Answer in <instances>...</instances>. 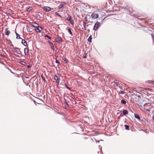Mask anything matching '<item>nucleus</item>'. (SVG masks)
Listing matches in <instances>:
<instances>
[{
  "instance_id": "obj_1",
  "label": "nucleus",
  "mask_w": 154,
  "mask_h": 154,
  "mask_svg": "<svg viewBox=\"0 0 154 154\" xmlns=\"http://www.w3.org/2000/svg\"><path fill=\"white\" fill-rule=\"evenodd\" d=\"M143 108L147 111L153 112L154 110V103H144Z\"/></svg>"
},
{
  "instance_id": "obj_2",
  "label": "nucleus",
  "mask_w": 154,
  "mask_h": 154,
  "mask_svg": "<svg viewBox=\"0 0 154 154\" xmlns=\"http://www.w3.org/2000/svg\"><path fill=\"white\" fill-rule=\"evenodd\" d=\"M14 51H13V52L14 53H15L14 54L15 55L17 54H20L21 53V52L19 48L17 47H15L14 48Z\"/></svg>"
},
{
  "instance_id": "obj_3",
  "label": "nucleus",
  "mask_w": 154,
  "mask_h": 154,
  "mask_svg": "<svg viewBox=\"0 0 154 154\" xmlns=\"http://www.w3.org/2000/svg\"><path fill=\"white\" fill-rule=\"evenodd\" d=\"M67 15L68 17L66 19V20L68 21H69L72 25H73L74 24V21L72 20V17L68 14H67Z\"/></svg>"
},
{
  "instance_id": "obj_4",
  "label": "nucleus",
  "mask_w": 154,
  "mask_h": 154,
  "mask_svg": "<svg viewBox=\"0 0 154 154\" xmlns=\"http://www.w3.org/2000/svg\"><path fill=\"white\" fill-rule=\"evenodd\" d=\"M100 26V23L97 21L94 26L93 30H96Z\"/></svg>"
},
{
  "instance_id": "obj_5",
  "label": "nucleus",
  "mask_w": 154,
  "mask_h": 154,
  "mask_svg": "<svg viewBox=\"0 0 154 154\" xmlns=\"http://www.w3.org/2000/svg\"><path fill=\"white\" fill-rule=\"evenodd\" d=\"M43 10L46 12H49L51 11V8L48 7H44L43 8Z\"/></svg>"
},
{
  "instance_id": "obj_6",
  "label": "nucleus",
  "mask_w": 154,
  "mask_h": 154,
  "mask_svg": "<svg viewBox=\"0 0 154 154\" xmlns=\"http://www.w3.org/2000/svg\"><path fill=\"white\" fill-rule=\"evenodd\" d=\"M91 17L93 18L96 19L98 17V15L97 14L93 13L91 15Z\"/></svg>"
},
{
  "instance_id": "obj_7",
  "label": "nucleus",
  "mask_w": 154,
  "mask_h": 154,
  "mask_svg": "<svg viewBox=\"0 0 154 154\" xmlns=\"http://www.w3.org/2000/svg\"><path fill=\"white\" fill-rule=\"evenodd\" d=\"M43 29L42 27L40 26H39V27H38L36 28L35 29V30L37 32H42V30Z\"/></svg>"
},
{
  "instance_id": "obj_8",
  "label": "nucleus",
  "mask_w": 154,
  "mask_h": 154,
  "mask_svg": "<svg viewBox=\"0 0 154 154\" xmlns=\"http://www.w3.org/2000/svg\"><path fill=\"white\" fill-rule=\"evenodd\" d=\"M54 79L55 80H56V82L57 84H59L60 82V80L58 78V76L56 75H55L54 76Z\"/></svg>"
},
{
  "instance_id": "obj_9",
  "label": "nucleus",
  "mask_w": 154,
  "mask_h": 154,
  "mask_svg": "<svg viewBox=\"0 0 154 154\" xmlns=\"http://www.w3.org/2000/svg\"><path fill=\"white\" fill-rule=\"evenodd\" d=\"M28 49L27 48H25L24 49V54L25 55H28L29 54Z\"/></svg>"
},
{
  "instance_id": "obj_10",
  "label": "nucleus",
  "mask_w": 154,
  "mask_h": 154,
  "mask_svg": "<svg viewBox=\"0 0 154 154\" xmlns=\"http://www.w3.org/2000/svg\"><path fill=\"white\" fill-rule=\"evenodd\" d=\"M22 39V43L24 46H27L28 45H27V42L24 39Z\"/></svg>"
},
{
  "instance_id": "obj_11",
  "label": "nucleus",
  "mask_w": 154,
  "mask_h": 154,
  "mask_svg": "<svg viewBox=\"0 0 154 154\" xmlns=\"http://www.w3.org/2000/svg\"><path fill=\"white\" fill-rule=\"evenodd\" d=\"M56 41L57 43H60L62 41V39L60 37H58L56 39Z\"/></svg>"
},
{
  "instance_id": "obj_12",
  "label": "nucleus",
  "mask_w": 154,
  "mask_h": 154,
  "mask_svg": "<svg viewBox=\"0 0 154 154\" xmlns=\"http://www.w3.org/2000/svg\"><path fill=\"white\" fill-rule=\"evenodd\" d=\"M10 33V31L8 30L7 28L5 29V34L7 35H8Z\"/></svg>"
},
{
  "instance_id": "obj_13",
  "label": "nucleus",
  "mask_w": 154,
  "mask_h": 154,
  "mask_svg": "<svg viewBox=\"0 0 154 154\" xmlns=\"http://www.w3.org/2000/svg\"><path fill=\"white\" fill-rule=\"evenodd\" d=\"M48 42L50 44V46L51 47V48L53 50H54L55 49L53 43H52L51 42Z\"/></svg>"
},
{
  "instance_id": "obj_14",
  "label": "nucleus",
  "mask_w": 154,
  "mask_h": 154,
  "mask_svg": "<svg viewBox=\"0 0 154 154\" xmlns=\"http://www.w3.org/2000/svg\"><path fill=\"white\" fill-rule=\"evenodd\" d=\"M88 21V19L87 17H84V21L83 22V25H86Z\"/></svg>"
},
{
  "instance_id": "obj_15",
  "label": "nucleus",
  "mask_w": 154,
  "mask_h": 154,
  "mask_svg": "<svg viewBox=\"0 0 154 154\" xmlns=\"http://www.w3.org/2000/svg\"><path fill=\"white\" fill-rule=\"evenodd\" d=\"M123 114L124 115H126L128 113V111L126 109H124L122 111Z\"/></svg>"
},
{
  "instance_id": "obj_16",
  "label": "nucleus",
  "mask_w": 154,
  "mask_h": 154,
  "mask_svg": "<svg viewBox=\"0 0 154 154\" xmlns=\"http://www.w3.org/2000/svg\"><path fill=\"white\" fill-rule=\"evenodd\" d=\"M33 9V8L32 7H29L26 9V11L28 12H30Z\"/></svg>"
},
{
  "instance_id": "obj_17",
  "label": "nucleus",
  "mask_w": 154,
  "mask_h": 154,
  "mask_svg": "<svg viewBox=\"0 0 154 154\" xmlns=\"http://www.w3.org/2000/svg\"><path fill=\"white\" fill-rule=\"evenodd\" d=\"M115 84L116 86L117 87H119L121 88V87H122V85H120V84L119 83L117 82H115Z\"/></svg>"
},
{
  "instance_id": "obj_18",
  "label": "nucleus",
  "mask_w": 154,
  "mask_h": 154,
  "mask_svg": "<svg viewBox=\"0 0 154 154\" xmlns=\"http://www.w3.org/2000/svg\"><path fill=\"white\" fill-rule=\"evenodd\" d=\"M137 104L143 108V105L144 104L142 103L141 102H138Z\"/></svg>"
},
{
  "instance_id": "obj_19",
  "label": "nucleus",
  "mask_w": 154,
  "mask_h": 154,
  "mask_svg": "<svg viewBox=\"0 0 154 154\" xmlns=\"http://www.w3.org/2000/svg\"><path fill=\"white\" fill-rule=\"evenodd\" d=\"M134 116H135V117L136 118V119H138V120H140V117L137 114H134Z\"/></svg>"
},
{
  "instance_id": "obj_20",
  "label": "nucleus",
  "mask_w": 154,
  "mask_h": 154,
  "mask_svg": "<svg viewBox=\"0 0 154 154\" xmlns=\"http://www.w3.org/2000/svg\"><path fill=\"white\" fill-rule=\"evenodd\" d=\"M20 63L23 65H26V63L24 61H21L20 62Z\"/></svg>"
},
{
  "instance_id": "obj_21",
  "label": "nucleus",
  "mask_w": 154,
  "mask_h": 154,
  "mask_svg": "<svg viewBox=\"0 0 154 154\" xmlns=\"http://www.w3.org/2000/svg\"><path fill=\"white\" fill-rule=\"evenodd\" d=\"M15 33L16 35L17 39H21V38L20 37V35L17 33L16 32Z\"/></svg>"
},
{
  "instance_id": "obj_22",
  "label": "nucleus",
  "mask_w": 154,
  "mask_h": 154,
  "mask_svg": "<svg viewBox=\"0 0 154 154\" xmlns=\"http://www.w3.org/2000/svg\"><path fill=\"white\" fill-rule=\"evenodd\" d=\"M68 32L71 35H72V32L71 31V29L70 28H69L68 29Z\"/></svg>"
},
{
  "instance_id": "obj_23",
  "label": "nucleus",
  "mask_w": 154,
  "mask_h": 154,
  "mask_svg": "<svg viewBox=\"0 0 154 154\" xmlns=\"http://www.w3.org/2000/svg\"><path fill=\"white\" fill-rule=\"evenodd\" d=\"M91 40H92V37L91 36H90L89 37L88 39V41L89 42H91Z\"/></svg>"
},
{
  "instance_id": "obj_24",
  "label": "nucleus",
  "mask_w": 154,
  "mask_h": 154,
  "mask_svg": "<svg viewBox=\"0 0 154 154\" xmlns=\"http://www.w3.org/2000/svg\"><path fill=\"white\" fill-rule=\"evenodd\" d=\"M55 14L57 15L58 17H60V18H62V17L61 15H60L58 13V12H57L55 13Z\"/></svg>"
},
{
  "instance_id": "obj_25",
  "label": "nucleus",
  "mask_w": 154,
  "mask_h": 154,
  "mask_svg": "<svg viewBox=\"0 0 154 154\" xmlns=\"http://www.w3.org/2000/svg\"><path fill=\"white\" fill-rule=\"evenodd\" d=\"M125 128L127 130H129V125H125Z\"/></svg>"
},
{
  "instance_id": "obj_26",
  "label": "nucleus",
  "mask_w": 154,
  "mask_h": 154,
  "mask_svg": "<svg viewBox=\"0 0 154 154\" xmlns=\"http://www.w3.org/2000/svg\"><path fill=\"white\" fill-rule=\"evenodd\" d=\"M63 5H64L62 4V3H61L59 6V7H58V8L59 9H61L62 8H63Z\"/></svg>"
},
{
  "instance_id": "obj_27",
  "label": "nucleus",
  "mask_w": 154,
  "mask_h": 154,
  "mask_svg": "<svg viewBox=\"0 0 154 154\" xmlns=\"http://www.w3.org/2000/svg\"><path fill=\"white\" fill-rule=\"evenodd\" d=\"M34 24H35V26H33L34 27H36V28L38 27H39L38 24L37 23H35Z\"/></svg>"
},
{
  "instance_id": "obj_28",
  "label": "nucleus",
  "mask_w": 154,
  "mask_h": 154,
  "mask_svg": "<svg viewBox=\"0 0 154 154\" xmlns=\"http://www.w3.org/2000/svg\"><path fill=\"white\" fill-rule=\"evenodd\" d=\"M121 103L123 104H125L126 103V101L124 100H121Z\"/></svg>"
},
{
  "instance_id": "obj_29",
  "label": "nucleus",
  "mask_w": 154,
  "mask_h": 154,
  "mask_svg": "<svg viewBox=\"0 0 154 154\" xmlns=\"http://www.w3.org/2000/svg\"><path fill=\"white\" fill-rule=\"evenodd\" d=\"M125 93V92L124 91H119V94H123Z\"/></svg>"
},
{
  "instance_id": "obj_30",
  "label": "nucleus",
  "mask_w": 154,
  "mask_h": 154,
  "mask_svg": "<svg viewBox=\"0 0 154 154\" xmlns=\"http://www.w3.org/2000/svg\"><path fill=\"white\" fill-rule=\"evenodd\" d=\"M41 77H42V79L45 82H46V80H45V78L42 75H41Z\"/></svg>"
},
{
  "instance_id": "obj_31",
  "label": "nucleus",
  "mask_w": 154,
  "mask_h": 154,
  "mask_svg": "<svg viewBox=\"0 0 154 154\" xmlns=\"http://www.w3.org/2000/svg\"><path fill=\"white\" fill-rule=\"evenodd\" d=\"M151 35L152 37V40L154 42V35L152 33L151 34Z\"/></svg>"
},
{
  "instance_id": "obj_32",
  "label": "nucleus",
  "mask_w": 154,
  "mask_h": 154,
  "mask_svg": "<svg viewBox=\"0 0 154 154\" xmlns=\"http://www.w3.org/2000/svg\"><path fill=\"white\" fill-rule=\"evenodd\" d=\"M64 61L65 63H66L68 62V60L66 59L65 58L64 59Z\"/></svg>"
},
{
  "instance_id": "obj_33",
  "label": "nucleus",
  "mask_w": 154,
  "mask_h": 154,
  "mask_svg": "<svg viewBox=\"0 0 154 154\" xmlns=\"http://www.w3.org/2000/svg\"><path fill=\"white\" fill-rule=\"evenodd\" d=\"M45 37L48 38L50 40L51 39V37L48 35H46L45 36Z\"/></svg>"
},
{
  "instance_id": "obj_34",
  "label": "nucleus",
  "mask_w": 154,
  "mask_h": 154,
  "mask_svg": "<svg viewBox=\"0 0 154 154\" xmlns=\"http://www.w3.org/2000/svg\"><path fill=\"white\" fill-rule=\"evenodd\" d=\"M153 82H154V81H152L150 80V81H148L147 82L148 83L151 84V83H153Z\"/></svg>"
},
{
  "instance_id": "obj_35",
  "label": "nucleus",
  "mask_w": 154,
  "mask_h": 154,
  "mask_svg": "<svg viewBox=\"0 0 154 154\" xmlns=\"http://www.w3.org/2000/svg\"><path fill=\"white\" fill-rule=\"evenodd\" d=\"M65 86L67 88V89H68L69 90H70L71 88L68 87L67 85H66Z\"/></svg>"
},
{
  "instance_id": "obj_36",
  "label": "nucleus",
  "mask_w": 154,
  "mask_h": 154,
  "mask_svg": "<svg viewBox=\"0 0 154 154\" xmlns=\"http://www.w3.org/2000/svg\"><path fill=\"white\" fill-rule=\"evenodd\" d=\"M83 25V26H84V29L85 30H86V25Z\"/></svg>"
},
{
  "instance_id": "obj_37",
  "label": "nucleus",
  "mask_w": 154,
  "mask_h": 154,
  "mask_svg": "<svg viewBox=\"0 0 154 154\" xmlns=\"http://www.w3.org/2000/svg\"><path fill=\"white\" fill-rule=\"evenodd\" d=\"M55 63H58L60 64V62L57 60H56V61H55Z\"/></svg>"
},
{
  "instance_id": "obj_38",
  "label": "nucleus",
  "mask_w": 154,
  "mask_h": 154,
  "mask_svg": "<svg viewBox=\"0 0 154 154\" xmlns=\"http://www.w3.org/2000/svg\"><path fill=\"white\" fill-rule=\"evenodd\" d=\"M11 47H12L13 49H14V46L13 45H12V44L11 45V48H12Z\"/></svg>"
},
{
  "instance_id": "obj_39",
  "label": "nucleus",
  "mask_w": 154,
  "mask_h": 154,
  "mask_svg": "<svg viewBox=\"0 0 154 154\" xmlns=\"http://www.w3.org/2000/svg\"><path fill=\"white\" fill-rule=\"evenodd\" d=\"M96 143H99V141L98 140H96Z\"/></svg>"
},
{
  "instance_id": "obj_40",
  "label": "nucleus",
  "mask_w": 154,
  "mask_h": 154,
  "mask_svg": "<svg viewBox=\"0 0 154 154\" xmlns=\"http://www.w3.org/2000/svg\"><path fill=\"white\" fill-rule=\"evenodd\" d=\"M27 67H28V68H29L30 67V66H29V65L28 66H27Z\"/></svg>"
},
{
  "instance_id": "obj_41",
  "label": "nucleus",
  "mask_w": 154,
  "mask_h": 154,
  "mask_svg": "<svg viewBox=\"0 0 154 154\" xmlns=\"http://www.w3.org/2000/svg\"><path fill=\"white\" fill-rule=\"evenodd\" d=\"M152 119L153 121H154V116L152 117Z\"/></svg>"
},
{
  "instance_id": "obj_42",
  "label": "nucleus",
  "mask_w": 154,
  "mask_h": 154,
  "mask_svg": "<svg viewBox=\"0 0 154 154\" xmlns=\"http://www.w3.org/2000/svg\"><path fill=\"white\" fill-rule=\"evenodd\" d=\"M86 57L85 56H84V57H83V58H86Z\"/></svg>"
},
{
  "instance_id": "obj_43",
  "label": "nucleus",
  "mask_w": 154,
  "mask_h": 154,
  "mask_svg": "<svg viewBox=\"0 0 154 154\" xmlns=\"http://www.w3.org/2000/svg\"><path fill=\"white\" fill-rule=\"evenodd\" d=\"M151 89H150V88H148L147 89V90H150Z\"/></svg>"
},
{
  "instance_id": "obj_44",
  "label": "nucleus",
  "mask_w": 154,
  "mask_h": 154,
  "mask_svg": "<svg viewBox=\"0 0 154 154\" xmlns=\"http://www.w3.org/2000/svg\"><path fill=\"white\" fill-rule=\"evenodd\" d=\"M138 19H140V20H141V19L140 18Z\"/></svg>"
},
{
  "instance_id": "obj_45",
  "label": "nucleus",
  "mask_w": 154,
  "mask_h": 154,
  "mask_svg": "<svg viewBox=\"0 0 154 154\" xmlns=\"http://www.w3.org/2000/svg\"><path fill=\"white\" fill-rule=\"evenodd\" d=\"M37 16H38V17H39V16H40V15H39V16L37 15Z\"/></svg>"
},
{
  "instance_id": "obj_46",
  "label": "nucleus",
  "mask_w": 154,
  "mask_h": 154,
  "mask_svg": "<svg viewBox=\"0 0 154 154\" xmlns=\"http://www.w3.org/2000/svg\"><path fill=\"white\" fill-rule=\"evenodd\" d=\"M37 16H38V17H39V16H40V15H39V16L37 15Z\"/></svg>"
},
{
  "instance_id": "obj_47",
  "label": "nucleus",
  "mask_w": 154,
  "mask_h": 154,
  "mask_svg": "<svg viewBox=\"0 0 154 154\" xmlns=\"http://www.w3.org/2000/svg\"><path fill=\"white\" fill-rule=\"evenodd\" d=\"M37 16H38V17H39V16H40V15H39V16L37 15Z\"/></svg>"
},
{
  "instance_id": "obj_48",
  "label": "nucleus",
  "mask_w": 154,
  "mask_h": 154,
  "mask_svg": "<svg viewBox=\"0 0 154 154\" xmlns=\"http://www.w3.org/2000/svg\"><path fill=\"white\" fill-rule=\"evenodd\" d=\"M103 140H100V141H102Z\"/></svg>"
}]
</instances>
